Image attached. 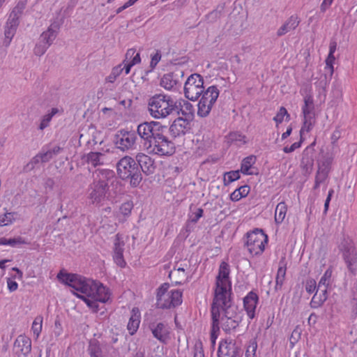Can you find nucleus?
<instances>
[{"instance_id":"22","label":"nucleus","mask_w":357,"mask_h":357,"mask_svg":"<svg viewBox=\"0 0 357 357\" xmlns=\"http://www.w3.org/2000/svg\"><path fill=\"white\" fill-rule=\"evenodd\" d=\"M301 22L296 15L290 16L285 22L278 29L277 36L281 37L292 30L296 29Z\"/></svg>"},{"instance_id":"44","label":"nucleus","mask_w":357,"mask_h":357,"mask_svg":"<svg viewBox=\"0 0 357 357\" xmlns=\"http://www.w3.org/2000/svg\"><path fill=\"white\" fill-rule=\"evenodd\" d=\"M42 323H43V317H36V319H34V321L32 324L31 330H32L33 334L36 336V337H38V336L40 335V333L41 332Z\"/></svg>"},{"instance_id":"51","label":"nucleus","mask_w":357,"mask_h":357,"mask_svg":"<svg viewBox=\"0 0 357 357\" xmlns=\"http://www.w3.org/2000/svg\"><path fill=\"white\" fill-rule=\"evenodd\" d=\"M287 116V118H289V114H288L287 109L284 107H281L278 112L275 116H274L273 120L276 122L277 124L281 123L284 117Z\"/></svg>"},{"instance_id":"30","label":"nucleus","mask_w":357,"mask_h":357,"mask_svg":"<svg viewBox=\"0 0 357 357\" xmlns=\"http://www.w3.org/2000/svg\"><path fill=\"white\" fill-rule=\"evenodd\" d=\"M256 162V157L254 155H250L245 158L241 165V172L243 174L246 175H252L254 173L252 172H250V169L252 168V165Z\"/></svg>"},{"instance_id":"14","label":"nucleus","mask_w":357,"mask_h":357,"mask_svg":"<svg viewBox=\"0 0 357 357\" xmlns=\"http://www.w3.org/2000/svg\"><path fill=\"white\" fill-rule=\"evenodd\" d=\"M218 356V357H241V349L235 342L225 340L220 342Z\"/></svg>"},{"instance_id":"63","label":"nucleus","mask_w":357,"mask_h":357,"mask_svg":"<svg viewBox=\"0 0 357 357\" xmlns=\"http://www.w3.org/2000/svg\"><path fill=\"white\" fill-rule=\"evenodd\" d=\"M333 0H323L322 3L321 4L320 9L322 12H325L326 9H328L330 6L332 4Z\"/></svg>"},{"instance_id":"57","label":"nucleus","mask_w":357,"mask_h":357,"mask_svg":"<svg viewBox=\"0 0 357 357\" xmlns=\"http://www.w3.org/2000/svg\"><path fill=\"white\" fill-rule=\"evenodd\" d=\"M40 153L42 154V156L43 158V161L45 162H49L54 157L48 149H45V148H43L42 149V151H40Z\"/></svg>"},{"instance_id":"35","label":"nucleus","mask_w":357,"mask_h":357,"mask_svg":"<svg viewBox=\"0 0 357 357\" xmlns=\"http://www.w3.org/2000/svg\"><path fill=\"white\" fill-rule=\"evenodd\" d=\"M315 116H303V123L300 130L301 137L305 132H309L313 128L315 122Z\"/></svg>"},{"instance_id":"28","label":"nucleus","mask_w":357,"mask_h":357,"mask_svg":"<svg viewBox=\"0 0 357 357\" xmlns=\"http://www.w3.org/2000/svg\"><path fill=\"white\" fill-rule=\"evenodd\" d=\"M106 156L104 153L100 152H90L86 155V162L96 167L98 165L105 164Z\"/></svg>"},{"instance_id":"20","label":"nucleus","mask_w":357,"mask_h":357,"mask_svg":"<svg viewBox=\"0 0 357 357\" xmlns=\"http://www.w3.org/2000/svg\"><path fill=\"white\" fill-rule=\"evenodd\" d=\"M149 328L155 338L158 340L160 342L165 343L169 335V331L165 324L160 322L156 324H151Z\"/></svg>"},{"instance_id":"29","label":"nucleus","mask_w":357,"mask_h":357,"mask_svg":"<svg viewBox=\"0 0 357 357\" xmlns=\"http://www.w3.org/2000/svg\"><path fill=\"white\" fill-rule=\"evenodd\" d=\"M303 116H315L313 97L311 95H306L304 97V105L302 107Z\"/></svg>"},{"instance_id":"47","label":"nucleus","mask_w":357,"mask_h":357,"mask_svg":"<svg viewBox=\"0 0 357 357\" xmlns=\"http://www.w3.org/2000/svg\"><path fill=\"white\" fill-rule=\"evenodd\" d=\"M318 285L315 280L312 278L307 279L305 283V289L308 294H312L317 291Z\"/></svg>"},{"instance_id":"2","label":"nucleus","mask_w":357,"mask_h":357,"mask_svg":"<svg viewBox=\"0 0 357 357\" xmlns=\"http://www.w3.org/2000/svg\"><path fill=\"white\" fill-rule=\"evenodd\" d=\"M57 278L65 284L72 287L73 294L78 296H85L98 300L100 303H106L110 296L109 291L101 282L86 278L77 274L63 273L61 271L57 275Z\"/></svg>"},{"instance_id":"55","label":"nucleus","mask_w":357,"mask_h":357,"mask_svg":"<svg viewBox=\"0 0 357 357\" xmlns=\"http://www.w3.org/2000/svg\"><path fill=\"white\" fill-rule=\"evenodd\" d=\"M303 138L301 137L300 142H294L290 146H284L283 149V151L286 153L294 151L296 149L299 148L301 146Z\"/></svg>"},{"instance_id":"32","label":"nucleus","mask_w":357,"mask_h":357,"mask_svg":"<svg viewBox=\"0 0 357 357\" xmlns=\"http://www.w3.org/2000/svg\"><path fill=\"white\" fill-rule=\"evenodd\" d=\"M23 244H29V243L21 236L8 239L4 237L0 238V245H10L11 247H17Z\"/></svg>"},{"instance_id":"41","label":"nucleus","mask_w":357,"mask_h":357,"mask_svg":"<svg viewBox=\"0 0 357 357\" xmlns=\"http://www.w3.org/2000/svg\"><path fill=\"white\" fill-rule=\"evenodd\" d=\"M125 243L122 235L117 234L114 242L113 253H123Z\"/></svg>"},{"instance_id":"37","label":"nucleus","mask_w":357,"mask_h":357,"mask_svg":"<svg viewBox=\"0 0 357 357\" xmlns=\"http://www.w3.org/2000/svg\"><path fill=\"white\" fill-rule=\"evenodd\" d=\"M333 270L329 267L321 276L318 287L328 289L331 283Z\"/></svg>"},{"instance_id":"11","label":"nucleus","mask_w":357,"mask_h":357,"mask_svg":"<svg viewBox=\"0 0 357 357\" xmlns=\"http://www.w3.org/2000/svg\"><path fill=\"white\" fill-rule=\"evenodd\" d=\"M137 136L135 131L125 129L118 130L114 136L115 146L121 151H129L136 149Z\"/></svg>"},{"instance_id":"15","label":"nucleus","mask_w":357,"mask_h":357,"mask_svg":"<svg viewBox=\"0 0 357 357\" xmlns=\"http://www.w3.org/2000/svg\"><path fill=\"white\" fill-rule=\"evenodd\" d=\"M135 160L139 167L140 173L143 172L147 176L154 173L156 167L155 161L149 155L139 152L136 154Z\"/></svg>"},{"instance_id":"45","label":"nucleus","mask_w":357,"mask_h":357,"mask_svg":"<svg viewBox=\"0 0 357 357\" xmlns=\"http://www.w3.org/2000/svg\"><path fill=\"white\" fill-rule=\"evenodd\" d=\"M257 349V343L255 340H251L245 351V357H255Z\"/></svg>"},{"instance_id":"36","label":"nucleus","mask_w":357,"mask_h":357,"mask_svg":"<svg viewBox=\"0 0 357 357\" xmlns=\"http://www.w3.org/2000/svg\"><path fill=\"white\" fill-rule=\"evenodd\" d=\"M286 275V264L284 263V259H281L279 262V267L278 269V273L276 275V287H281L283 284L284 278Z\"/></svg>"},{"instance_id":"25","label":"nucleus","mask_w":357,"mask_h":357,"mask_svg":"<svg viewBox=\"0 0 357 357\" xmlns=\"http://www.w3.org/2000/svg\"><path fill=\"white\" fill-rule=\"evenodd\" d=\"M141 319V314L137 307H134L131 311V316L128 323L127 328L129 333L134 335L139 326Z\"/></svg>"},{"instance_id":"23","label":"nucleus","mask_w":357,"mask_h":357,"mask_svg":"<svg viewBox=\"0 0 357 357\" xmlns=\"http://www.w3.org/2000/svg\"><path fill=\"white\" fill-rule=\"evenodd\" d=\"M328 298V289L317 287V291L310 303L312 308L321 307Z\"/></svg>"},{"instance_id":"12","label":"nucleus","mask_w":357,"mask_h":357,"mask_svg":"<svg viewBox=\"0 0 357 357\" xmlns=\"http://www.w3.org/2000/svg\"><path fill=\"white\" fill-rule=\"evenodd\" d=\"M204 92V79L197 73L192 74L185 82L184 94L190 100H197Z\"/></svg>"},{"instance_id":"40","label":"nucleus","mask_w":357,"mask_h":357,"mask_svg":"<svg viewBox=\"0 0 357 357\" xmlns=\"http://www.w3.org/2000/svg\"><path fill=\"white\" fill-rule=\"evenodd\" d=\"M240 178V172L230 171L224 174L223 182L225 185H229L231 183L238 180Z\"/></svg>"},{"instance_id":"21","label":"nucleus","mask_w":357,"mask_h":357,"mask_svg":"<svg viewBox=\"0 0 357 357\" xmlns=\"http://www.w3.org/2000/svg\"><path fill=\"white\" fill-rule=\"evenodd\" d=\"M59 29V23L54 22L51 24L47 30L41 33L39 40L50 47L56 38Z\"/></svg>"},{"instance_id":"7","label":"nucleus","mask_w":357,"mask_h":357,"mask_svg":"<svg viewBox=\"0 0 357 357\" xmlns=\"http://www.w3.org/2000/svg\"><path fill=\"white\" fill-rule=\"evenodd\" d=\"M183 293L179 289H169V284L163 283L157 289L156 307L159 309L175 308L182 303Z\"/></svg>"},{"instance_id":"19","label":"nucleus","mask_w":357,"mask_h":357,"mask_svg":"<svg viewBox=\"0 0 357 357\" xmlns=\"http://www.w3.org/2000/svg\"><path fill=\"white\" fill-rule=\"evenodd\" d=\"M182 71H176L165 74L160 80V86L166 90H174L178 84V77H183Z\"/></svg>"},{"instance_id":"61","label":"nucleus","mask_w":357,"mask_h":357,"mask_svg":"<svg viewBox=\"0 0 357 357\" xmlns=\"http://www.w3.org/2000/svg\"><path fill=\"white\" fill-rule=\"evenodd\" d=\"M31 162L34 165H36L39 163H45L43 161V158L42 156V154L40 152H39L37 155H36L31 160Z\"/></svg>"},{"instance_id":"38","label":"nucleus","mask_w":357,"mask_h":357,"mask_svg":"<svg viewBox=\"0 0 357 357\" xmlns=\"http://www.w3.org/2000/svg\"><path fill=\"white\" fill-rule=\"evenodd\" d=\"M336 47H337V43L334 40L331 41L330 47H329V49H330L329 54H328V58L326 59V66L328 67L329 68H331L332 72L333 70V63L335 61V56L333 54L336 50Z\"/></svg>"},{"instance_id":"46","label":"nucleus","mask_w":357,"mask_h":357,"mask_svg":"<svg viewBox=\"0 0 357 357\" xmlns=\"http://www.w3.org/2000/svg\"><path fill=\"white\" fill-rule=\"evenodd\" d=\"M220 332V324L218 322H214V320H212L211 324V340L213 344L215 343V340L217 339L218 334Z\"/></svg>"},{"instance_id":"62","label":"nucleus","mask_w":357,"mask_h":357,"mask_svg":"<svg viewBox=\"0 0 357 357\" xmlns=\"http://www.w3.org/2000/svg\"><path fill=\"white\" fill-rule=\"evenodd\" d=\"M135 53H136V50L135 49L128 50L126 54V58H125V60L123 61V63L129 62L130 61H131Z\"/></svg>"},{"instance_id":"4","label":"nucleus","mask_w":357,"mask_h":357,"mask_svg":"<svg viewBox=\"0 0 357 357\" xmlns=\"http://www.w3.org/2000/svg\"><path fill=\"white\" fill-rule=\"evenodd\" d=\"M232 294L214 295L211 304V319L220 324V317H228L243 320V312L235 304L231 296Z\"/></svg>"},{"instance_id":"9","label":"nucleus","mask_w":357,"mask_h":357,"mask_svg":"<svg viewBox=\"0 0 357 357\" xmlns=\"http://www.w3.org/2000/svg\"><path fill=\"white\" fill-rule=\"evenodd\" d=\"M348 271L353 275L357 273V250L352 239L344 238L338 246Z\"/></svg>"},{"instance_id":"13","label":"nucleus","mask_w":357,"mask_h":357,"mask_svg":"<svg viewBox=\"0 0 357 357\" xmlns=\"http://www.w3.org/2000/svg\"><path fill=\"white\" fill-rule=\"evenodd\" d=\"M229 264L222 261L220 265L218 275L216 277L214 295H218L219 293L222 294H232L229 276Z\"/></svg>"},{"instance_id":"18","label":"nucleus","mask_w":357,"mask_h":357,"mask_svg":"<svg viewBox=\"0 0 357 357\" xmlns=\"http://www.w3.org/2000/svg\"><path fill=\"white\" fill-rule=\"evenodd\" d=\"M189 122L186 119L178 117L176 119L169 128L171 136L174 138L185 134Z\"/></svg>"},{"instance_id":"48","label":"nucleus","mask_w":357,"mask_h":357,"mask_svg":"<svg viewBox=\"0 0 357 357\" xmlns=\"http://www.w3.org/2000/svg\"><path fill=\"white\" fill-rule=\"evenodd\" d=\"M14 220V214L12 213H6L0 215V226H6L11 224Z\"/></svg>"},{"instance_id":"3","label":"nucleus","mask_w":357,"mask_h":357,"mask_svg":"<svg viewBox=\"0 0 357 357\" xmlns=\"http://www.w3.org/2000/svg\"><path fill=\"white\" fill-rule=\"evenodd\" d=\"M92 181L87 188V198L90 203L98 206L103 205L112 197V188L118 184L114 171L97 169L92 172Z\"/></svg>"},{"instance_id":"26","label":"nucleus","mask_w":357,"mask_h":357,"mask_svg":"<svg viewBox=\"0 0 357 357\" xmlns=\"http://www.w3.org/2000/svg\"><path fill=\"white\" fill-rule=\"evenodd\" d=\"M242 320L229 318L228 317H220V327L227 333H229L234 331L240 324Z\"/></svg>"},{"instance_id":"56","label":"nucleus","mask_w":357,"mask_h":357,"mask_svg":"<svg viewBox=\"0 0 357 357\" xmlns=\"http://www.w3.org/2000/svg\"><path fill=\"white\" fill-rule=\"evenodd\" d=\"M204 210L201 208L197 209V211L190 215V220L192 222L196 223L200 218L203 216Z\"/></svg>"},{"instance_id":"43","label":"nucleus","mask_w":357,"mask_h":357,"mask_svg":"<svg viewBox=\"0 0 357 357\" xmlns=\"http://www.w3.org/2000/svg\"><path fill=\"white\" fill-rule=\"evenodd\" d=\"M78 298L82 299L93 312H97L98 311L99 306L98 302H100L98 300L91 298V297L86 298L85 296H78Z\"/></svg>"},{"instance_id":"5","label":"nucleus","mask_w":357,"mask_h":357,"mask_svg":"<svg viewBox=\"0 0 357 357\" xmlns=\"http://www.w3.org/2000/svg\"><path fill=\"white\" fill-rule=\"evenodd\" d=\"M178 109L177 100L167 94H155L147 100V110L151 116L155 119L174 115Z\"/></svg>"},{"instance_id":"52","label":"nucleus","mask_w":357,"mask_h":357,"mask_svg":"<svg viewBox=\"0 0 357 357\" xmlns=\"http://www.w3.org/2000/svg\"><path fill=\"white\" fill-rule=\"evenodd\" d=\"M133 208V204L131 202H127L123 203L120 206V213L124 216H128L131 213V211Z\"/></svg>"},{"instance_id":"49","label":"nucleus","mask_w":357,"mask_h":357,"mask_svg":"<svg viewBox=\"0 0 357 357\" xmlns=\"http://www.w3.org/2000/svg\"><path fill=\"white\" fill-rule=\"evenodd\" d=\"M89 352L91 357H102V351L98 344H91L89 348Z\"/></svg>"},{"instance_id":"58","label":"nucleus","mask_w":357,"mask_h":357,"mask_svg":"<svg viewBox=\"0 0 357 357\" xmlns=\"http://www.w3.org/2000/svg\"><path fill=\"white\" fill-rule=\"evenodd\" d=\"M238 189V191H239L240 195L239 197H245L250 192V186L245 185L243 186L239 187Z\"/></svg>"},{"instance_id":"54","label":"nucleus","mask_w":357,"mask_h":357,"mask_svg":"<svg viewBox=\"0 0 357 357\" xmlns=\"http://www.w3.org/2000/svg\"><path fill=\"white\" fill-rule=\"evenodd\" d=\"M151 63H150V67H151V70H152L155 68V66H157V64L161 59L160 51L157 50L156 52L153 55H151Z\"/></svg>"},{"instance_id":"64","label":"nucleus","mask_w":357,"mask_h":357,"mask_svg":"<svg viewBox=\"0 0 357 357\" xmlns=\"http://www.w3.org/2000/svg\"><path fill=\"white\" fill-rule=\"evenodd\" d=\"M194 357H204V352L201 346L195 345Z\"/></svg>"},{"instance_id":"53","label":"nucleus","mask_w":357,"mask_h":357,"mask_svg":"<svg viewBox=\"0 0 357 357\" xmlns=\"http://www.w3.org/2000/svg\"><path fill=\"white\" fill-rule=\"evenodd\" d=\"M114 262L120 267H125L126 263L123 258V253H113Z\"/></svg>"},{"instance_id":"17","label":"nucleus","mask_w":357,"mask_h":357,"mask_svg":"<svg viewBox=\"0 0 357 357\" xmlns=\"http://www.w3.org/2000/svg\"><path fill=\"white\" fill-rule=\"evenodd\" d=\"M259 302L258 295L251 291L243 298V307L250 319L255 317L256 307Z\"/></svg>"},{"instance_id":"10","label":"nucleus","mask_w":357,"mask_h":357,"mask_svg":"<svg viewBox=\"0 0 357 357\" xmlns=\"http://www.w3.org/2000/svg\"><path fill=\"white\" fill-rule=\"evenodd\" d=\"M246 238L245 244L249 252L252 255H261L268 243V236L264 233L262 229H259L247 233Z\"/></svg>"},{"instance_id":"24","label":"nucleus","mask_w":357,"mask_h":357,"mask_svg":"<svg viewBox=\"0 0 357 357\" xmlns=\"http://www.w3.org/2000/svg\"><path fill=\"white\" fill-rule=\"evenodd\" d=\"M330 163L331 162L329 160H326L323 162L322 164L319 166V169L315 176L314 189L318 188L320 184L323 183L327 178L330 171Z\"/></svg>"},{"instance_id":"39","label":"nucleus","mask_w":357,"mask_h":357,"mask_svg":"<svg viewBox=\"0 0 357 357\" xmlns=\"http://www.w3.org/2000/svg\"><path fill=\"white\" fill-rule=\"evenodd\" d=\"M58 112L59 109L57 108H52L50 113L43 116L39 125V129L43 130L47 128L49 126V123L51 121L52 117Z\"/></svg>"},{"instance_id":"27","label":"nucleus","mask_w":357,"mask_h":357,"mask_svg":"<svg viewBox=\"0 0 357 357\" xmlns=\"http://www.w3.org/2000/svg\"><path fill=\"white\" fill-rule=\"evenodd\" d=\"M220 94L216 86H211L202 93L201 100L215 104Z\"/></svg>"},{"instance_id":"6","label":"nucleus","mask_w":357,"mask_h":357,"mask_svg":"<svg viewBox=\"0 0 357 357\" xmlns=\"http://www.w3.org/2000/svg\"><path fill=\"white\" fill-rule=\"evenodd\" d=\"M117 174L122 180H129L132 187L138 186L142 181V174L134 158L126 155L116 164Z\"/></svg>"},{"instance_id":"34","label":"nucleus","mask_w":357,"mask_h":357,"mask_svg":"<svg viewBox=\"0 0 357 357\" xmlns=\"http://www.w3.org/2000/svg\"><path fill=\"white\" fill-rule=\"evenodd\" d=\"M214 104L202 100L200 99L198 103L197 115L201 117H206L211 111V109Z\"/></svg>"},{"instance_id":"31","label":"nucleus","mask_w":357,"mask_h":357,"mask_svg":"<svg viewBox=\"0 0 357 357\" xmlns=\"http://www.w3.org/2000/svg\"><path fill=\"white\" fill-rule=\"evenodd\" d=\"M287 206L283 202L278 204L275 211V221L277 224L282 223L286 216Z\"/></svg>"},{"instance_id":"59","label":"nucleus","mask_w":357,"mask_h":357,"mask_svg":"<svg viewBox=\"0 0 357 357\" xmlns=\"http://www.w3.org/2000/svg\"><path fill=\"white\" fill-rule=\"evenodd\" d=\"M8 288L10 292L15 291L18 288V284L11 278L7 279Z\"/></svg>"},{"instance_id":"33","label":"nucleus","mask_w":357,"mask_h":357,"mask_svg":"<svg viewBox=\"0 0 357 357\" xmlns=\"http://www.w3.org/2000/svg\"><path fill=\"white\" fill-rule=\"evenodd\" d=\"M177 105H179L178 112L175 114H179L180 112L185 116H192L194 112L193 106L189 102L186 100L177 101Z\"/></svg>"},{"instance_id":"8","label":"nucleus","mask_w":357,"mask_h":357,"mask_svg":"<svg viewBox=\"0 0 357 357\" xmlns=\"http://www.w3.org/2000/svg\"><path fill=\"white\" fill-rule=\"evenodd\" d=\"M26 3L27 0H19L17 5L9 14L4 29L5 40L3 44L6 47L10 45L12 38L17 31L20 24V18L26 8Z\"/></svg>"},{"instance_id":"60","label":"nucleus","mask_w":357,"mask_h":357,"mask_svg":"<svg viewBox=\"0 0 357 357\" xmlns=\"http://www.w3.org/2000/svg\"><path fill=\"white\" fill-rule=\"evenodd\" d=\"M340 137H341L340 130L338 129H335L333 131V132L332 133L331 137L332 144L335 145L337 143V142L338 141V139L340 138Z\"/></svg>"},{"instance_id":"16","label":"nucleus","mask_w":357,"mask_h":357,"mask_svg":"<svg viewBox=\"0 0 357 357\" xmlns=\"http://www.w3.org/2000/svg\"><path fill=\"white\" fill-rule=\"evenodd\" d=\"M31 351V340L26 335H19L14 342L13 352L17 357H27Z\"/></svg>"},{"instance_id":"42","label":"nucleus","mask_w":357,"mask_h":357,"mask_svg":"<svg viewBox=\"0 0 357 357\" xmlns=\"http://www.w3.org/2000/svg\"><path fill=\"white\" fill-rule=\"evenodd\" d=\"M123 71V68H122V64H119L114 67L109 75L106 77V81L110 83H114Z\"/></svg>"},{"instance_id":"1","label":"nucleus","mask_w":357,"mask_h":357,"mask_svg":"<svg viewBox=\"0 0 357 357\" xmlns=\"http://www.w3.org/2000/svg\"><path fill=\"white\" fill-rule=\"evenodd\" d=\"M167 127L158 121H144L137 128V134L142 141L144 150L149 154L160 156L172 155L175 152V145L165 135Z\"/></svg>"},{"instance_id":"50","label":"nucleus","mask_w":357,"mask_h":357,"mask_svg":"<svg viewBox=\"0 0 357 357\" xmlns=\"http://www.w3.org/2000/svg\"><path fill=\"white\" fill-rule=\"evenodd\" d=\"M49 47H50L47 46V45L44 44L40 40H39L34 47V54L36 56H40L45 53Z\"/></svg>"}]
</instances>
